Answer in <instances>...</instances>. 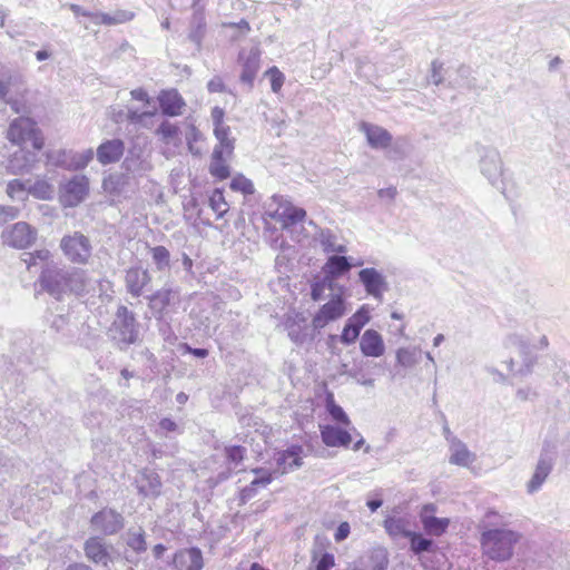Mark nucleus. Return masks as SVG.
Here are the masks:
<instances>
[{
	"mask_svg": "<svg viewBox=\"0 0 570 570\" xmlns=\"http://www.w3.org/2000/svg\"><path fill=\"white\" fill-rule=\"evenodd\" d=\"M265 75L271 79V88L273 92H278L285 80L284 75L276 67L269 68Z\"/></svg>",
	"mask_w": 570,
	"mask_h": 570,
	"instance_id": "nucleus-51",
	"label": "nucleus"
},
{
	"mask_svg": "<svg viewBox=\"0 0 570 570\" xmlns=\"http://www.w3.org/2000/svg\"><path fill=\"white\" fill-rule=\"evenodd\" d=\"M238 63L242 67L239 80L248 89L253 88L254 80L261 69V51L256 47L246 50L243 49L238 56Z\"/></svg>",
	"mask_w": 570,
	"mask_h": 570,
	"instance_id": "nucleus-10",
	"label": "nucleus"
},
{
	"mask_svg": "<svg viewBox=\"0 0 570 570\" xmlns=\"http://www.w3.org/2000/svg\"><path fill=\"white\" fill-rule=\"evenodd\" d=\"M173 566L175 570H203V552L196 547L180 549L174 554Z\"/></svg>",
	"mask_w": 570,
	"mask_h": 570,
	"instance_id": "nucleus-17",
	"label": "nucleus"
},
{
	"mask_svg": "<svg viewBox=\"0 0 570 570\" xmlns=\"http://www.w3.org/2000/svg\"><path fill=\"white\" fill-rule=\"evenodd\" d=\"M345 313V301L340 294H336L314 315L312 320V326L314 330H321L325 327L330 322L336 321L344 316Z\"/></svg>",
	"mask_w": 570,
	"mask_h": 570,
	"instance_id": "nucleus-9",
	"label": "nucleus"
},
{
	"mask_svg": "<svg viewBox=\"0 0 570 570\" xmlns=\"http://www.w3.org/2000/svg\"><path fill=\"white\" fill-rule=\"evenodd\" d=\"M130 184V176L126 173H111L104 177L101 187L109 196L116 198L122 196Z\"/></svg>",
	"mask_w": 570,
	"mask_h": 570,
	"instance_id": "nucleus-25",
	"label": "nucleus"
},
{
	"mask_svg": "<svg viewBox=\"0 0 570 570\" xmlns=\"http://www.w3.org/2000/svg\"><path fill=\"white\" fill-rule=\"evenodd\" d=\"M358 279L368 295L382 301L383 293L387 289V282L380 271L374 267L363 268L358 272Z\"/></svg>",
	"mask_w": 570,
	"mask_h": 570,
	"instance_id": "nucleus-13",
	"label": "nucleus"
},
{
	"mask_svg": "<svg viewBox=\"0 0 570 570\" xmlns=\"http://www.w3.org/2000/svg\"><path fill=\"white\" fill-rule=\"evenodd\" d=\"M301 452V446H293L286 451L278 452L275 455L276 464L281 469L282 473L293 471L303 464L302 458L299 456Z\"/></svg>",
	"mask_w": 570,
	"mask_h": 570,
	"instance_id": "nucleus-31",
	"label": "nucleus"
},
{
	"mask_svg": "<svg viewBox=\"0 0 570 570\" xmlns=\"http://www.w3.org/2000/svg\"><path fill=\"white\" fill-rule=\"evenodd\" d=\"M358 336L360 332L353 327H350V325L345 323L342 334L340 336V341L344 345H351L355 343Z\"/></svg>",
	"mask_w": 570,
	"mask_h": 570,
	"instance_id": "nucleus-54",
	"label": "nucleus"
},
{
	"mask_svg": "<svg viewBox=\"0 0 570 570\" xmlns=\"http://www.w3.org/2000/svg\"><path fill=\"white\" fill-rule=\"evenodd\" d=\"M352 268V263L346 256L332 255L324 265L325 278L328 279V288L335 278L344 275Z\"/></svg>",
	"mask_w": 570,
	"mask_h": 570,
	"instance_id": "nucleus-26",
	"label": "nucleus"
},
{
	"mask_svg": "<svg viewBox=\"0 0 570 570\" xmlns=\"http://www.w3.org/2000/svg\"><path fill=\"white\" fill-rule=\"evenodd\" d=\"M7 139L22 148H32L39 151L43 147V138L37 124L27 117H20L11 121L7 130Z\"/></svg>",
	"mask_w": 570,
	"mask_h": 570,
	"instance_id": "nucleus-4",
	"label": "nucleus"
},
{
	"mask_svg": "<svg viewBox=\"0 0 570 570\" xmlns=\"http://www.w3.org/2000/svg\"><path fill=\"white\" fill-rule=\"evenodd\" d=\"M384 528L386 532L394 538H409L412 533L409 529L407 521L403 518H387L384 521Z\"/></svg>",
	"mask_w": 570,
	"mask_h": 570,
	"instance_id": "nucleus-39",
	"label": "nucleus"
},
{
	"mask_svg": "<svg viewBox=\"0 0 570 570\" xmlns=\"http://www.w3.org/2000/svg\"><path fill=\"white\" fill-rule=\"evenodd\" d=\"M253 472L255 474L259 475V476L255 478L250 482L253 484V487H255L256 489L259 488V487H262V488L267 487L272 482V480H273L272 474L266 472V471H264L261 468L254 469Z\"/></svg>",
	"mask_w": 570,
	"mask_h": 570,
	"instance_id": "nucleus-53",
	"label": "nucleus"
},
{
	"mask_svg": "<svg viewBox=\"0 0 570 570\" xmlns=\"http://www.w3.org/2000/svg\"><path fill=\"white\" fill-rule=\"evenodd\" d=\"M88 193L89 179L85 175H75L60 186V199L67 207H75L80 204Z\"/></svg>",
	"mask_w": 570,
	"mask_h": 570,
	"instance_id": "nucleus-7",
	"label": "nucleus"
},
{
	"mask_svg": "<svg viewBox=\"0 0 570 570\" xmlns=\"http://www.w3.org/2000/svg\"><path fill=\"white\" fill-rule=\"evenodd\" d=\"M95 153L92 148L81 151L76 150H58L48 155L49 161L67 170H80L88 166L94 159Z\"/></svg>",
	"mask_w": 570,
	"mask_h": 570,
	"instance_id": "nucleus-6",
	"label": "nucleus"
},
{
	"mask_svg": "<svg viewBox=\"0 0 570 570\" xmlns=\"http://www.w3.org/2000/svg\"><path fill=\"white\" fill-rule=\"evenodd\" d=\"M350 524L347 522H342L334 534L335 541L340 542L345 540L350 534Z\"/></svg>",
	"mask_w": 570,
	"mask_h": 570,
	"instance_id": "nucleus-62",
	"label": "nucleus"
},
{
	"mask_svg": "<svg viewBox=\"0 0 570 570\" xmlns=\"http://www.w3.org/2000/svg\"><path fill=\"white\" fill-rule=\"evenodd\" d=\"M316 239L320 242L323 250L327 254H344L347 252L346 245L338 243L337 235L331 229H320Z\"/></svg>",
	"mask_w": 570,
	"mask_h": 570,
	"instance_id": "nucleus-34",
	"label": "nucleus"
},
{
	"mask_svg": "<svg viewBox=\"0 0 570 570\" xmlns=\"http://www.w3.org/2000/svg\"><path fill=\"white\" fill-rule=\"evenodd\" d=\"M434 512H435L434 504H425L421 510L420 518H421L424 529L430 534L440 535L446 530V528L449 525V519L436 518L433 515Z\"/></svg>",
	"mask_w": 570,
	"mask_h": 570,
	"instance_id": "nucleus-24",
	"label": "nucleus"
},
{
	"mask_svg": "<svg viewBox=\"0 0 570 570\" xmlns=\"http://www.w3.org/2000/svg\"><path fill=\"white\" fill-rule=\"evenodd\" d=\"M111 544L100 537H90L83 544L87 559L98 566L108 567L111 561Z\"/></svg>",
	"mask_w": 570,
	"mask_h": 570,
	"instance_id": "nucleus-14",
	"label": "nucleus"
},
{
	"mask_svg": "<svg viewBox=\"0 0 570 570\" xmlns=\"http://www.w3.org/2000/svg\"><path fill=\"white\" fill-rule=\"evenodd\" d=\"M156 132L161 141L167 145H177L179 141V128L169 121L161 122Z\"/></svg>",
	"mask_w": 570,
	"mask_h": 570,
	"instance_id": "nucleus-42",
	"label": "nucleus"
},
{
	"mask_svg": "<svg viewBox=\"0 0 570 570\" xmlns=\"http://www.w3.org/2000/svg\"><path fill=\"white\" fill-rule=\"evenodd\" d=\"M149 252L157 271L163 272L170 267V253L165 246L150 247Z\"/></svg>",
	"mask_w": 570,
	"mask_h": 570,
	"instance_id": "nucleus-43",
	"label": "nucleus"
},
{
	"mask_svg": "<svg viewBox=\"0 0 570 570\" xmlns=\"http://www.w3.org/2000/svg\"><path fill=\"white\" fill-rule=\"evenodd\" d=\"M504 346L510 350H515L523 358L525 372L529 373L533 364V360L530 355L529 342L519 334H511L504 341Z\"/></svg>",
	"mask_w": 570,
	"mask_h": 570,
	"instance_id": "nucleus-32",
	"label": "nucleus"
},
{
	"mask_svg": "<svg viewBox=\"0 0 570 570\" xmlns=\"http://www.w3.org/2000/svg\"><path fill=\"white\" fill-rule=\"evenodd\" d=\"M328 412L335 421L341 422L346 425L350 424V419H348L347 414L344 412V410L340 405H336L334 403L330 404Z\"/></svg>",
	"mask_w": 570,
	"mask_h": 570,
	"instance_id": "nucleus-55",
	"label": "nucleus"
},
{
	"mask_svg": "<svg viewBox=\"0 0 570 570\" xmlns=\"http://www.w3.org/2000/svg\"><path fill=\"white\" fill-rule=\"evenodd\" d=\"M125 153V142L119 138L102 141L96 150V157L102 166L118 163Z\"/></svg>",
	"mask_w": 570,
	"mask_h": 570,
	"instance_id": "nucleus-19",
	"label": "nucleus"
},
{
	"mask_svg": "<svg viewBox=\"0 0 570 570\" xmlns=\"http://www.w3.org/2000/svg\"><path fill=\"white\" fill-rule=\"evenodd\" d=\"M158 101L163 114L171 117L181 115L185 106L183 97L175 89L161 91Z\"/></svg>",
	"mask_w": 570,
	"mask_h": 570,
	"instance_id": "nucleus-27",
	"label": "nucleus"
},
{
	"mask_svg": "<svg viewBox=\"0 0 570 570\" xmlns=\"http://www.w3.org/2000/svg\"><path fill=\"white\" fill-rule=\"evenodd\" d=\"M396 194H397V191H396L395 187L382 188L377 191V195L380 198L390 199V200H393L395 198Z\"/></svg>",
	"mask_w": 570,
	"mask_h": 570,
	"instance_id": "nucleus-64",
	"label": "nucleus"
},
{
	"mask_svg": "<svg viewBox=\"0 0 570 570\" xmlns=\"http://www.w3.org/2000/svg\"><path fill=\"white\" fill-rule=\"evenodd\" d=\"M229 186L233 190L240 191L245 195H250L254 193L253 183L243 175L235 176L232 179Z\"/></svg>",
	"mask_w": 570,
	"mask_h": 570,
	"instance_id": "nucleus-47",
	"label": "nucleus"
},
{
	"mask_svg": "<svg viewBox=\"0 0 570 570\" xmlns=\"http://www.w3.org/2000/svg\"><path fill=\"white\" fill-rule=\"evenodd\" d=\"M409 539L411 541V549L415 553L426 552L432 547V541L430 539H425V538L421 537L420 534H416L413 531H412L411 535L409 537Z\"/></svg>",
	"mask_w": 570,
	"mask_h": 570,
	"instance_id": "nucleus-49",
	"label": "nucleus"
},
{
	"mask_svg": "<svg viewBox=\"0 0 570 570\" xmlns=\"http://www.w3.org/2000/svg\"><path fill=\"white\" fill-rule=\"evenodd\" d=\"M442 63L438 60H434L432 61L431 63V81L434 83V85H440L442 82V77L440 75V71L442 69Z\"/></svg>",
	"mask_w": 570,
	"mask_h": 570,
	"instance_id": "nucleus-60",
	"label": "nucleus"
},
{
	"mask_svg": "<svg viewBox=\"0 0 570 570\" xmlns=\"http://www.w3.org/2000/svg\"><path fill=\"white\" fill-rule=\"evenodd\" d=\"M396 362L402 367H413L420 362V350L416 347H400L396 351Z\"/></svg>",
	"mask_w": 570,
	"mask_h": 570,
	"instance_id": "nucleus-41",
	"label": "nucleus"
},
{
	"mask_svg": "<svg viewBox=\"0 0 570 570\" xmlns=\"http://www.w3.org/2000/svg\"><path fill=\"white\" fill-rule=\"evenodd\" d=\"M91 525L95 530L110 535L122 529L124 519L120 513L111 509H105L92 515Z\"/></svg>",
	"mask_w": 570,
	"mask_h": 570,
	"instance_id": "nucleus-15",
	"label": "nucleus"
},
{
	"mask_svg": "<svg viewBox=\"0 0 570 570\" xmlns=\"http://www.w3.org/2000/svg\"><path fill=\"white\" fill-rule=\"evenodd\" d=\"M256 492H257V489L255 487H253V484L250 483L249 485L245 487L242 490L240 500L243 502H246V501L250 500L252 498H254L256 495Z\"/></svg>",
	"mask_w": 570,
	"mask_h": 570,
	"instance_id": "nucleus-63",
	"label": "nucleus"
},
{
	"mask_svg": "<svg viewBox=\"0 0 570 570\" xmlns=\"http://www.w3.org/2000/svg\"><path fill=\"white\" fill-rule=\"evenodd\" d=\"M209 206L217 218H222L228 212V204L225 200V196L222 189L216 188L209 197Z\"/></svg>",
	"mask_w": 570,
	"mask_h": 570,
	"instance_id": "nucleus-45",
	"label": "nucleus"
},
{
	"mask_svg": "<svg viewBox=\"0 0 570 570\" xmlns=\"http://www.w3.org/2000/svg\"><path fill=\"white\" fill-rule=\"evenodd\" d=\"M163 483L160 476L149 470H145L137 479L138 492L145 498H157L161 493Z\"/></svg>",
	"mask_w": 570,
	"mask_h": 570,
	"instance_id": "nucleus-23",
	"label": "nucleus"
},
{
	"mask_svg": "<svg viewBox=\"0 0 570 570\" xmlns=\"http://www.w3.org/2000/svg\"><path fill=\"white\" fill-rule=\"evenodd\" d=\"M108 334L120 350L135 344L139 335V325L135 314L124 305L118 306Z\"/></svg>",
	"mask_w": 570,
	"mask_h": 570,
	"instance_id": "nucleus-3",
	"label": "nucleus"
},
{
	"mask_svg": "<svg viewBox=\"0 0 570 570\" xmlns=\"http://www.w3.org/2000/svg\"><path fill=\"white\" fill-rule=\"evenodd\" d=\"M135 13L129 10H116L112 13L97 12L95 14V23L106 24V26H115L128 22L132 20Z\"/></svg>",
	"mask_w": 570,
	"mask_h": 570,
	"instance_id": "nucleus-36",
	"label": "nucleus"
},
{
	"mask_svg": "<svg viewBox=\"0 0 570 570\" xmlns=\"http://www.w3.org/2000/svg\"><path fill=\"white\" fill-rule=\"evenodd\" d=\"M377 366L368 360H362L358 363H354L353 367L347 372V375L356 381L357 384L374 387L375 380L367 375V370Z\"/></svg>",
	"mask_w": 570,
	"mask_h": 570,
	"instance_id": "nucleus-33",
	"label": "nucleus"
},
{
	"mask_svg": "<svg viewBox=\"0 0 570 570\" xmlns=\"http://www.w3.org/2000/svg\"><path fill=\"white\" fill-rule=\"evenodd\" d=\"M127 544L136 552H142L147 549L144 531H129Z\"/></svg>",
	"mask_w": 570,
	"mask_h": 570,
	"instance_id": "nucleus-48",
	"label": "nucleus"
},
{
	"mask_svg": "<svg viewBox=\"0 0 570 570\" xmlns=\"http://www.w3.org/2000/svg\"><path fill=\"white\" fill-rule=\"evenodd\" d=\"M232 157H227L225 150L214 148L210 164L209 174L217 179H226L230 175L228 161Z\"/></svg>",
	"mask_w": 570,
	"mask_h": 570,
	"instance_id": "nucleus-30",
	"label": "nucleus"
},
{
	"mask_svg": "<svg viewBox=\"0 0 570 570\" xmlns=\"http://www.w3.org/2000/svg\"><path fill=\"white\" fill-rule=\"evenodd\" d=\"M245 452V448L239 445L227 446L225 449L227 461L229 464H233L234 468H237L242 463Z\"/></svg>",
	"mask_w": 570,
	"mask_h": 570,
	"instance_id": "nucleus-50",
	"label": "nucleus"
},
{
	"mask_svg": "<svg viewBox=\"0 0 570 570\" xmlns=\"http://www.w3.org/2000/svg\"><path fill=\"white\" fill-rule=\"evenodd\" d=\"M3 242L14 248H27L37 239V230L26 222L13 224L2 234Z\"/></svg>",
	"mask_w": 570,
	"mask_h": 570,
	"instance_id": "nucleus-11",
	"label": "nucleus"
},
{
	"mask_svg": "<svg viewBox=\"0 0 570 570\" xmlns=\"http://www.w3.org/2000/svg\"><path fill=\"white\" fill-rule=\"evenodd\" d=\"M40 282L43 289L58 301L66 296H85L95 289L96 281L88 271L69 266L48 265L43 268Z\"/></svg>",
	"mask_w": 570,
	"mask_h": 570,
	"instance_id": "nucleus-1",
	"label": "nucleus"
},
{
	"mask_svg": "<svg viewBox=\"0 0 570 570\" xmlns=\"http://www.w3.org/2000/svg\"><path fill=\"white\" fill-rule=\"evenodd\" d=\"M29 194L35 198L48 200L53 197L55 188L46 178L38 177L35 181L29 180Z\"/></svg>",
	"mask_w": 570,
	"mask_h": 570,
	"instance_id": "nucleus-37",
	"label": "nucleus"
},
{
	"mask_svg": "<svg viewBox=\"0 0 570 570\" xmlns=\"http://www.w3.org/2000/svg\"><path fill=\"white\" fill-rule=\"evenodd\" d=\"M306 217V212L302 207L293 205L291 202H283L273 214V218L282 225L284 229L296 226Z\"/></svg>",
	"mask_w": 570,
	"mask_h": 570,
	"instance_id": "nucleus-18",
	"label": "nucleus"
},
{
	"mask_svg": "<svg viewBox=\"0 0 570 570\" xmlns=\"http://www.w3.org/2000/svg\"><path fill=\"white\" fill-rule=\"evenodd\" d=\"M150 281L151 276L149 272L142 267H130L126 272V288L134 297H139Z\"/></svg>",
	"mask_w": 570,
	"mask_h": 570,
	"instance_id": "nucleus-22",
	"label": "nucleus"
},
{
	"mask_svg": "<svg viewBox=\"0 0 570 570\" xmlns=\"http://www.w3.org/2000/svg\"><path fill=\"white\" fill-rule=\"evenodd\" d=\"M207 89L209 92H222L225 90V85L220 77H214L207 83Z\"/></svg>",
	"mask_w": 570,
	"mask_h": 570,
	"instance_id": "nucleus-61",
	"label": "nucleus"
},
{
	"mask_svg": "<svg viewBox=\"0 0 570 570\" xmlns=\"http://www.w3.org/2000/svg\"><path fill=\"white\" fill-rule=\"evenodd\" d=\"M230 129L228 126H216L214 128V135L218 140V144L214 147L216 149L225 150L227 157H232L234 153V139L229 137Z\"/></svg>",
	"mask_w": 570,
	"mask_h": 570,
	"instance_id": "nucleus-38",
	"label": "nucleus"
},
{
	"mask_svg": "<svg viewBox=\"0 0 570 570\" xmlns=\"http://www.w3.org/2000/svg\"><path fill=\"white\" fill-rule=\"evenodd\" d=\"M38 161V151L32 148L19 147L10 157L7 163V171L11 175H22L29 173Z\"/></svg>",
	"mask_w": 570,
	"mask_h": 570,
	"instance_id": "nucleus-12",
	"label": "nucleus"
},
{
	"mask_svg": "<svg viewBox=\"0 0 570 570\" xmlns=\"http://www.w3.org/2000/svg\"><path fill=\"white\" fill-rule=\"evenodd\" d=\"M7 195L11 199L22 200L24 199L26 193L29 194V179H12L7 184Z\"/></svg>",
	"mask_w": 570,
	"mask_h": 570,
	"instance_id": "nucleus-44",
	"label": "nucleus"
},
{
	"mask_svg": "<svg viewBox=\"0 0 570 570\" xmlns=\"http://www.w3.org/2000/svg\"><path fill=\"white\" fill-rule=\"evenodd\" d=\"M18 215L19 209L17 207L0 205V217H2L3 220L14 219Z\"/></svg>",
	"mask_w": 570,
	"mask_h": 570,
	"instance_id": "nucleus-58",
	"label": "nucleus"
},
{
	"mask_svg": "<svg viewBox=\"0 0 570 570\" xmlns=\"http://www.w3.org/2000/svg\"><path fill=\"white\" fill-rule=\"evenodd\" d=\"M65 257L72 264L86 265L92 255L90 239L80 232L65 235L59 245Z\"/></svg>",
	"mask_w": 570,
	"mask_h": 570,
	"instance_id": "nucleus-5",
	"label": "nucleus"
},
{
	"mask_svg": "<svg viewBox=\"0 0 570 570\" xmlns=\"http://www.w3.org/2000/svg\"><path fill=\"white\" fill-rule=\"evenodd\" d=\"M553 469V456L542 451L535 464L531 479L527 482V492L533 494L538 492Z\"/></svg>",
	"mask_w": 570,
	"mask_h": 570,
	"instance_id": "nucleus-16",
	"label": "nucleus"
},
{
	"mask_svg": "<svg viewBox=\"0 0 570 570\" xmlns=\"http://www.w3.org/2000/svg\"><path fill=\"white\" fill-rule=\"evenodd\" d=\"M321 436L322 441L327 446L333 448H346L352 442V435L347 431L335 425L321 426Z\"/></svg>",
	"mask_w": 570,
	"mask_h": 570,
	"instance_id": "nucleus-28",
	"label": "nucleus"
},
{
	"mask_svg": "<svg viewBox=\"0 0 570 570\" xmlns=\"http://www.w3.org/2000/svg\"><path fill=\"white\" fill-rule=\"evenodd\" d=\"M121 167L129 176H141L151 169V165L145 160L139 153L136 154L134 151H129V154L124 159Z\"/></svg>",
	"mask_w": 570,
	"mask_h": 570,
	"instance_id": "nucleus-35",
	"label": "nucleus"
},
{
	"mask_svg": "<svg viewBox=\"0 0 570 570\" xmlns=\"http://www.w3.org/2000/svg\"><path fill=\"white\" fill-rule=\"evenodd\" d=\"M173 294L171 288L165 287L148 296L150 308L161 313L170 304Z\"/></svg>",
	"mask_w": 570,
	"mask_h": 570,
	"instance_id": "nucleus-40",
	"label": "nucleus"
},
{
	"mask_svg": "<svg viewBox=\"0 0 570 570\" xmlns=\"http://www.w3.org/2000/svg\"><path fill=\"white\" fill-rule=\"evenodd\" d=\"M370 308L366 305H363L347 320L346 324L361 333V330L370 322Z\"/></svg>",
	"mask_w": 570,
	"mask_h": 570,
	"instance_id": "nucleus-46",
	"label": "nucleus"
},
{
	"mask_svg": "<svg viewBox=\"0 0 570 570\" xmlns=\"http://www.w3.org/2000/svg\"><path fill=\"white\" fill-rule=\"evenodd\" d=\"M519 535L508 529H491L481 537L483 552L492 560L505 561L513 554V547Z\"/></svg>",
	"mask_w": 570,
	"mask_h": 570,
	"instance_id": "nucleus-2",
	"label": "nucleus"
},
{
	"mask_svg": "<svg viewBox=\"0 0 570 570\" xmlns=\"http://www.w3.org/2000/svg\"><path fill=\"white\" fill-rule=\"evenodd\" d=\"M360 130L364 132L367 144L374 149L387 148L392 142V135L381 126L363 121Z\"/></svg>",
	"mask_w": 570,
	"mask_h": 570,
	"instance_id": "nucleus-21",
	"label": "nucleus"
},
{
	"mask_svg": "<svg viewBox=\"0 0 570 570\" xmlns=\"http://www.w3.org/2000/svg\"><path fill=\"white\" fill-rule=\"evenodd\" d=\"M335 566V559L332 553H324L316 564V570H331Z\"/></svg>",
	"mask_w": 570,
	"mask_h": 570,
	"instance_id": "nucleus-57",
	"label": "nucleus"
},
{
	"mask_svg": "<svg viewBox=\"0 0 570 570\" xmlns=\"http://www.w3.org/2000/svg\"><path fill=\"white\" fill-rule=\"evenodd\" d=\"M171 432H180L178 424L171 419H161L158 425L157 433L161 436H167V434Z\"/></svg>",
	"mask_w": 570,
	"mask_h": 570,
	"instance_id": "nucleus-52",
	"label": "nucleus"
},
{
	"mask_svg": "<svg viewBox=\"0 0 570 570\" xmlns=\"http://www.w3.org/2000/svg\"><path fill=\"white\" fill-rule=\"evenodd\" d=\"M328 287V279L324 277L322 282L314 283L311 289V296L314 301H320L323 297L325 288Z\"/></svg>",
	"mask_w": 570,
	"mask_h": 570,
	"instance_id": "nucleus-56",
	"label": "nucleus"
},
{
	"mask_svg": "<svg viewBox=\"0 0 570 570\" xmlns=\"http://www.w3.org/2000/svg\"><path fill=\"white\" fill-rule=\"evenodd\" d=\"M479 167L481 174L492 185H495L503 173V164L500 153L493 147L482 146L479 148Z\"/></svg>",
	"mask_w": 570,
	"mask_h": 570,
	"instance_id": "nucleus-8",
	"label": "nucleus"
},
{
	"mask_svg": "<svg viewBox=\"0 0 570 570\" xmlns=\"http://www.w3.org/2000/svg\"><path fill=\"white\" fill-rule=\"evenodd\" d=\"M360 350L366 357H380L385 353L382 335L375 330H366L361 336Z\"/></svg>",
	"mask_w": 570,
	"mask_h": 570,
	"instance_id": "nucleus-20",
	"label": "nucleus"
},
{
	"mask_svg": "<svg viewBox=\"0 0 570 570\" xmlns=\"http://www.w3.org/2000/svg\"><path fill=\"white\" fill-rule=\"evenodd\" d=\"M449 462L460 466H469L475 461V454L469 451L468 446L459 439H450Z\"/></svg>",
	"mask_w": 570,
	"mask_h": 570,
	"instance_id": "nucleus-29",
	"label": "nucleus"
},
{
	"mask_svg": "<svg viewBox=\"0 0 570 570\" xmlns=\"http://www.w3.org/2000/svg\"><path fill=\"white\" fill-rule=\"evenodd\" d=\"M32 257L37 259L38 264L45 263L46 267L48 265H55L52 262L49 263V261L51 258V253H50V250H48L46 248L36 250L35 253H32Z\"/></svg>",
	"mask_w": 570,
	"mask_h": 570,
	"instance_id": "nucleus-59",
	"label": "nucleus"
}]
</instances>
